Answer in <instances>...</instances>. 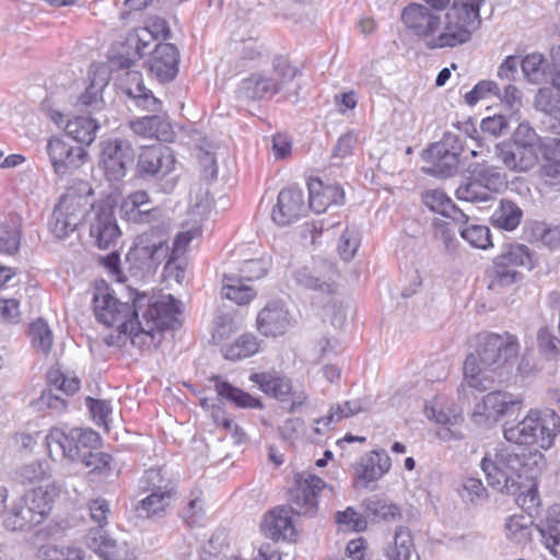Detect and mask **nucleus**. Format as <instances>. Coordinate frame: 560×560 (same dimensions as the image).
I'll return each mask as SVG.
<instances>
[{
	"mask_svg": "<svg viewBox=\"0 0 560 560\" xmlns=\"http://www.w3.org/2000/svg\"><path fill=\"white\" fill-rule=\"evenodd\" d=\"M480 465L490 487L517 495L516 502L524 510L539 505L537 478L547 466L540 451L517 452L512 446H498L486 453Z\"/></svg>",
	"mask_w": 560,
	"mask_h": 560,
	"instance_id": "1",
	"label": "nucleus"
},
{
	"mask_svg": "<svg viewBox=\"0 0 560 560\" xmlns=\"http://www.w3.org/2000/svg\"><path fill=\"white\" fill-rule=\"evenodd\" d=\"M520 353L517 337L510 334L483 331L476 337L475 351L464 362V381L477 390L508 380Z\"/></svg>",
	"mask_w": 560,
	"mask_h": 560,
	"instance_id": "2",
	"label": "nucleus"
},
{
	"mask_svg": "<svg viewBox=\"0 0 560 560\" xmlns=\"http://www.w3.org/2000/svg\"><path fill=\"white\" fill-rule=\"evenodd\" d=\"M140 312L141 319L138 316L136 320L138 332L132 334V345L140 349L156 348L163 340V331L178 324V302L171 294L153 303L147 298Z\"/></svg>",
	"mask_w": 560,
	"mask_h": 560,
	"instance_id": "3",
	"label": "nucleus"
},
{
	"mask_svg": "<svg viewBox=\"0 0 560 560\" xmlns=\"http://www.w3.org/2000/svg\"><path fill=\"white\" fill-rule=\"evenodd\" d=\"M299 74V69L283 56L272 60L270 72L254 73L242 80L237 93L238 97L246 100H269L273 95L285 92V98L298 96V89L289 93V85Z\"/></svg>",
	"mask_w": 560,
	"mask_h": 560,
	"instance_id": "4",
	"label": "nucleus"
},
{
	"mask_svg": "<svg viewBox=\"0 0 560 560\" xmlns=\"http://www.w3.org/2000/svg\"><path fill=\"white\" fill-rule=\"evenodd\" d=\"M541 145L536 130L528 122H521L509 141L497 144L495 152L506 168L524 173L538 163Z\"/></svg>",
	"mask_w": 560,
	"mask_h": 560,
	"instance_id": "5",
	"label": "nucleus"
},
{
	"mask_svg": "<svg viewBox=\"0 0 560 560\" xmlns=\"http://www.w3.org/2000/svg\"><path fill=\"white\" fill-rule=\"evenodd\" d=\"M485 0H454L442 15L438 48H453L470 40L471 34L480 25V7Z\"/></svg>",
	"mask_w": 560,
	"mask_h": 560,
	"instance_id": "6",
	"label": "nucleus"
},
{
	"mask_svg": "<svg viewBox=\"0 0 560 560\" xmlns=\"http://www.w3.org/2000/svg\"><path fill=\"white\" fill-rule=\"evenodd\" d=\"M560 428V417L552 409L545 411L530 410L517 424L505 428L504 439L513 444L529 445L538 443L548 450Z\"/></svg>",
	"mask_w": 560,
	"mask_h": 560,
	"instance_id": "7",
	"label": "nucleus"
},
{
	"mask_svg": "<svg viewBox=\"0 0 560 560\" xmlns=\"http://www.w3.org/2000/svg\"><path fill=\"white\" fill-rule=\"evenodd\" d=\"M145 301V294H137L132 304H129L119 301L107 287L97 288L93 295V312L97 322L104 326L126 329L136 323Z\"/></svg>",
	"mask_w": 560,
	"mask_h": 560,
	"instance_id": "8",
	"label": "nucleus"
},
{
	"mask_svg": "<svg viewBox=\"0 0 560 560\" xmlns=\"http://www.w3.org/2000/svg\"><path fill=\"white\" fill-rule=\"evenodd\" d=\"M80 190L82 194L69 188L61 196L51 213L49 229L58 238H63L73 232L82 222L88 208L91 206L89 201L91 188L86 183H81Z\"/></svg>",
	"mask_w": 560,
	"mask_h": 560,
	"instance_id": "9",
	"label": "nucleus"
},
{
	"mask_svg": "<svg viewBox=\"0 0 560 560\" xmlns=\"http://www.w3.org/2000/svg\"><path fill=\"white\" fill-rule=\"evenodd\" d=\"M401 20L429 49H438L442 14L420 3H411L402 10Z\"/></svg>",
	"mask_w": 560,
	"mask_h": 560,
	"instance_id": "10",
	"label": "nucleus"
},
{
	"mask_svg": "<svg viewBox=\"0 0 560 560\" xmlns=\"http://www.w3.org/2000/svg\"><path fill=\"white\" fill-rule=\"evenodd\" d=\"M46 153L52 171L58 176H65L80 168L88 159V151L71 139L63 136H52L47 140Z\"/></svg>",
	"mask_w": 560,
	"mask_h": 560,
	"instance_id": "11",
	"label": "nucleus"
},
{
	"mask_svg": "<svg viewBox=\"0 0 560 560\" xmlns=\"http://www.w3.org/2000/svg\"><path fill=\"white\" fill-rule=\"evenodd\" d=\"M133 149L129 140L108 138L100 143L98 165L110 182L120 180L133 161Z\"/></svg>",
	"mask_w": 560,
	"mask_h": 560,
	"instance_id": "12",
	"label": "nucleus"
},
{
	"mask_svg": "<svg viewBox=\"0 0 560 560\" xmlns=\"http://www.w3.org/2000/svg\"><path fill=\"white\" fill-rule=\"evenodd\" d=\"M522 407V399L506 392L488 393L475 406L474 418L479 423L492 424L504 416H512Z\"/></svg>",
	"mask_w": 560,
	"mask_h": 560,
	"instance_id": "13",
	"label": "nucleus"
},
{
	"mask_svg": "<svg viewBox=\"0 0 560 560\" xmlns=\"http://www.w3.org/2000/svg\"><path fill=\"white\" fill-rule=\"evenodd\" d=\"M176 159L173 150L158 144L145 147L137 160V173L142 178L162 179L175 170Z\"/></svg>",
	"mask_w": 560,
	"mask_h": 560,
	"instance_id": "14",
	"label": "nucleus"
},
{
	"mask_svg": "<svg viewBox=\"0 0 560 560\" xmlns=\"http://www.w3.org/2000/svg\"><path fill=\"white\" fill-rule=\"evenodd\" d=\"M325 487L326 482L312 472L298 474L295 486L290 491V500L295 506L296 514L314 516L318 506L317 495Z\"/></svg>",
	"mask_w": 560,
	"mask_h": 560,
	"instance_id": "15",
	"label": "nucleus"
},
{
	"mask_svg": "<svg viewBox=\"0 0 560 560\" xmlns=\"http://www.w3.org/2000/svg\"><path fill=\"white\" fill-rule=\"evenodd\" d=\"M337 270L328 260L320 259L311 266H303L294 271V280L300 287L319 292L332 294L335 292V278Z\"/></svg>",
	"mask_w": 560,
	"mask_h": 560,
	"instance_id": "16",
	"label": "nucleus"
},
{
	"mask_svg": "<svg viewBox=\"0 0 560 560\" xmlns=\"http://www.w3.org/2000/svg\"><path fill=\"white\" fill-rule=\"evenodd\" d=\"M91 207L90 236L101 249L115 245L120 236V230L113 209L104 203Z\"/></svg>",
	"mask_w": 560,
	"mask_h": 560,
	"instance_id": "17",
	"label": "nucleus"
},
{
	"mask_svg": "<svg viewBox=\"0 0 560 560\" xmlns=\"http://www.w3.org/2000/svg\"><path fill=\"white\" fill-rule=\"evenodd\" d=\"M294 514L296 510L293 506L280 505L272 509L264 517V534L275 541H295L298 530L293 522Z\"/></svg>",
	"mask_w": 560,
	"mask_h": 560,
	"instance_id": "18",
	"label": "nucleus"
},
{
	"mask_svg": "<svg viewBox=\"0 0 560 560\" xmlns=\"http://www.w3.org/2000/svg\"><path fill=\"white\" fill-rule=\"evenodd\" d=\"M306 212L303 191L295 187L282 189L275 205L271 218L280 226L299 221Z\"/></svg>",
	"mask_w": 560,
	"mask_h": 560,
	"instance_id": "19",
	"label": "nucleus"
},
{
	"mask_svg": "<svg viewBox=\"0 0 560 560\" xmlns=\"http://www.w3.org/2000/svg\"><path fill=\"white\" fill-rule=\"evenodd\" d=\"M150 203V197L144 190H137L128 195L121 206L120 211L126 220L139 224L161 223L165 218L163 210L159 207L145 209Z\"/></svg>",
	"mask_w": 560,
	"mask_h": 560,
	"instance_id": "20",
	"label": "nucleus"
},
{
	"mask_svg": "<svg viewBox=\"0 0 560 560\" xmlns=\"http://www.w3.org/2000/svg\"><path fill=\"white\" fill-rule=\"evenodd\" d=\"M179 51L170 43L158 44L148 60L150 73L160 82L173 81L178 73Z\"/></svg>",
	"mask_w": 560,
	"mask_h": 560,
	"instance_id": "21",
	"label": "nucleus"
},
{
	"mask_svg": "<svg viewBox=\"0 0 560 560\" xmlns=\"http://www.w3.org/2000/svg\"><path fill=\"white\" fill-rule=\"evenodd\" d=\"M293 319L281 302H270L259 311L256 325L258 331L266 337L284 335L292 326Z\"/></svg>",
	"mask_w": 560,
	"mask_h": 560,
	"instance_id": "22",
	"label": "nucleus"
},
{
	"mask_svg": "<svg viewBox=\"0 0 560 560\" xmlns=\"http://www.w3.org/2000/svg\"><path fill=\"white\" fill-rule=\"evenodd\" d=\"M86 545L104 560H136L128 542L110 538L105 530H89Z\"/></svg>",
	"mask_w": 560,
	"mask_h": 560,
	"instance_id": "23",
	"label": "nucleus"
},
{
	"mask_svg": "<svg viewBox=\"0 0 560 560\" xmlns=\"http://www.w3.org/2000/svg\"><path fill=\"white\" fill-rule=\"evenodd\" d=\"M149 232L141 233L135 243V252L151 264H159L161 258L166 256L168 247L165 246V218L161 223L155 222Z\"/></svg>",
	"mask_w": 560,
	"mask_h": 560,
	"instance_id": "24",
	"label": "nucleus"
},
{
	"mask_svg": "<svg viewBox=\"0 0 560 560\" xmlns=\"http://www.w3.org/2000/svg\"><path fill=\"white\" fill-rule=\"evenodd\" d=\"M392 460L384 450H376L363 455L355 464V475L364 487L381 479L390 469Z\"/></svg>",
	"mask_w": 560,
	"mask_h": 560,
	"instance_id": "25",
	"label": "nucleus"
},
{
	"mask_svg": "<svg viewBox=\"0 0 560 560\" xmlns=\"http://www.w3.org/2000/svg\"><path fill=\"white\" fill-rule=\"evenodd\" d=\"M308 206L316 212H325L331 205L340 206L345 201V192L337 184L324 185L319 179L308 183Z\"/></svg>",
	"mask_w": 560,
	"mask_h": 560,
	"instance_id": "26",
	"label": "nucleus"
},
{
	"mask_svg": "<svg viewBox=\"0 0 560 560\" xmlns=\"http://www.w3.org/2000/svg\"><path fill=\"white\" fill-rule=\"evenodd\" d=\"M130 129L143 138H155L161 141H172V125L163 117L156 114L147 115L129 121Z\"/></svg>",
	"mask_w": 560,
	"mask_h": 560,
	"instance_id": "27",
	"label": "nucleus"
},
{
	"mask_svg": "<svg viewBox=\"0 0 560 560\" xmlns=\"http://www.w3.org/2000/svg\"><path fill=\"white\" fill-rule=\"evenodd\" d=\"M535 108L546 115L544 122L556 135H560V91L551 88L538 90Z\"/></svg>",
	"mask_w": 560,
	"mask_h": 560,
	"instance_id": "28",
	"label": "nucleus"
},
{
	"mask_svg": "<svg viewBox=\"0 0 560 560\" xmlns=\"http://www.w3.org/2000/svg\"><path fill=\"white\" fill-rule=\"evenodd\" d=\"M40 523L42 516L35 514L30 508L28 501L21 497L12 503L3 521L4 527L12 532L27 530Z\"/></svg>",
	"mask_w": 560,
	"mask_h": 560,
	"instance_id": "29",
	"label": "nucleus"
},
{
	"mask_svg": "<svg viewBox=\"0 0 560 560\" xmlns=\"http://www.w3.org/2000/svg\"><path fill=\"white\" fill-rule=\"evenodd\" d=\"M385 560H420L416 552L413 537L409 528H396L393 541L384 549Z\"/></svg>",
	"mask_w": 560,
	"mask_h": 560,
	"instance_id": "30",
	"label": "nucleus"
},
{
	"mask_svg": "<svg viewBox=\"0 0 560 560\" xmlns=\"http://www.w3.org/2000/svg\"><path fill=\"white\" fill-rule=\"evenodd\" d=\"M249 380L256 383L265 394L280 401L288 400L292 394L291 381L278 373H254L249 376Z\"/></svg>",
	"mask_w": 560,
	"mask_h": 560,
	"instance_id": "31",
	"label": "nucleus"
},
{
	"mask_svg": "<svg viewBox=\"0 0 560 560\" xmlns=\"http://www.w3.org/2000/svg\"><path fill=\"white\" fill-rule=\"evenodd\" d=\"M128 78L131 82L136 83L133 88L129 86L126 89V94L133 102L135 106L143 112L150 113V115H158V113L162 110V102L144 86L141 74L132 72L128 73Z\"/></svg>",
	"mask_w": 560,
	"mask_h": 560,
	"instance_id": "32",
	"label": "nucleus"
},
{
	"mask_svg": "<svg viewBox=\"0 0 560 560\" xmlns=\"http://www.w3.org/2000/svg\"><path fill=\"white\" fill-rule=\"evenodd\" d=\"M422 201L431 211L450 218L455 223H467V214L458 209L442 190L434 189L424 192Z\"/></svg>",
	"mask_w": 560,
	"mask_h": 560,
	"instance_id": "33",
	"label": "nucleus"
},
{
	"mask_svg": "<svg viewBox=\"0 0 560 560\" xmlns=\"http://www.w3.org/2000/svg\"><path fill=\"white\" fill-rule=\"evenodd\" d=\"M213 381L218 395L221 398L231 401L236 407L259 410L264 408L262 401L259 398L252 396L249 393L233 386L229 382L220 380L219 376H214Z\"/></svg>",
	"mask_w": 560,
	"mask_h": 560,
	"instance_id": "34",
	"label": "nucleus"
},
{
	"mask_svg": "<svg viewBox=\"0 0 560 560\" xmlns=\"http://www.w3.org/2000/svg\"><path fill=\"white\" fill-rule=\"evenodd\" d=\"M362 506L368 518L373 522H397L402 517V511L398 504L378 497L365 499Z\"/></svg>",
	"mask_w": 560,
	"mask_h": 560,
	"instance_id": "35",
	"label": "nucleus"
},
{
	"mask_svg": "<svg viewBox=\"0 0 560 560\" xmlns=\"http://www.w3.org/2000/svg\"><path fill=\"white\" fill-rule=\"evenodd\" d=\"M260 348L259 339L253 334H243L233 342L226 343L221 348L224 359L230 361H240L257 353Z\"/></svg>",
	"mask_w": 560,
	"mask_h": 560,
	"instance_id": "36",
	"label": "nucleus"
},
{
	"mask_svg": "<svg viewBox=\"0 0 560 560\" xmlns=\"http://www.w3.org/2000/svg\"><path fill=\"white\" fill-rule=\"evenodd\" d=\"M100 128L97 121L91 117L78 116L70 119L66 125V135L69 139L81 144L90 145Z\"/></svg>",
	"mask_w": 560,
	"mask_h": 560,
	"instance_id": "37",
	"label": "nucleus"
},
{
	"mask_svg": "<svg viewBox=\"0 0 560 560\" xmlns=\"http://www.w3.org/2000/svg\"><path fill=\"white\" fill-rule=\"evenodd\" d=\"M469 174H474L475 178L481 183L489 195L500 192L506 186V177L498 167L486 163H477L469 166Z\"/></svg>",
	"mask_w": 560,
	"mask_h": 560,
	"instance_id": "38",
	"label": "nucleus"
},
{
	"mask_svg": "<svg viewBox=\"0 0 560 560\" xmlns=\"http://www.w3.org/2000/svg\"><path fill=\"white\" fill-rule=\"evenodd\" d=\"M222 282V296L238 305H245L256 296V291L236 275H224Z\"/></svg>",
	"mask_w": 560,
	"mask_h": 560,
	"instance_id": "39",
	"label": "nucleus"
},
{
	"mask_svg": "<svg viewBox=\"0 0 560 560\" xmlns=\"http://www.w3.org/2000/svg\"><path fill=\"white\" fill-rule=\"evenodd\" d=\"M494 260L512 269L515 267L532 269L534 267L530 249L518 243L504 245L502 253Z\"/></svg>",
	"mask_w": 560,
	"mask_h": 560,
	"instance_id": "40",
	"label": "nucleus"
},
{
	"mask_svg": "<svg viewBox=\"0 0 560 560\" xmlns=\"http://www.w3.org/2000/svg\"><path fill=\"white\" fill-rule=\"evenodd\" d=\"M79 438L74 434V428L66 431L61 428H52L46 436L47 446L50 448L52 444H56L62 451L65 457L71 462H79L80 455L78 453Z\"/></svg>",
	"mask_w": 560,
	"mask_h": 560,
	"instance_id": "41",
	"label": "nucleus"
},
{
	"mask_svg": "<svg viewBox=\"0 0 560 560\" xmlns=\"http://www.w3.org/2000/svg\"><path fill=\"white\" fill-rule=\"evenodd\" d=\"M523 218L522 209L511 200H501L499 208L492 214V222L495 226L513 231Z\"/></svg>",
	"mask_w": 560,
	"mask_h": 560,
	"instance_id": "42",
	"label": "nucleus"
},
{
	"mask_svg": "<svg viewBox=\"0 0 560 560\" xmlns=\"http://www.w3.org/2000/svg\"><path fill=\"white\" fill-rule=\"evenodd\" d=\"M488 289L495 293L502 292L503 289L513 285L520 281L522 275L515 269L509 268L497 260H493V266L489 271Z\"/></svg>",
	"mask_w": 560,
	"mask_h": 560,
	"instance_id": "43",
	"label": "nucleus"
},
{
	"mask_svg": "<svg viewBox=\"0 0 560 560\" xmlns=\"http://www.w3.org/2000/svg\"><path fill=\"white\" fill-rule=\"evenodd\" d=\"M460 154L454 152H432V145L425 151V159L432 164L431 172L442 177L453 175L458 166Z\"/></svg>",
	"mask_w": 560,
	"mask_h": 560,
	"instance_id": "44",
	"label": "nucleus"
},
{
	"mask_svg": "<svg viewBox=\"0 0 560 560\" xmlns=\"http://www.w3.org/2000/svg\"><path fill=\"white\" fill-rule=\"evenodd\" d=\"M457 224L459 235L472 247L486 249L492 245L488 226L475 223L469 224L468 217L467 223Z\"/></svg>",
	"mask_w": 560,
	"mask_h": 560,
	"instance_id": "45",
	"label": "nucleus"
},
{
	"mask_svg": "<svg viewBox=\"0 0 560 560\" xmlns=\"http://www.w3.org/2000/svg\"><path fill=\"white\" fill-rule=\"evenodd\" d=\"M56 497L55 489L49 490L48 488L38 487L26 494L22 495V499L28 501V505L35 514L42 516V522L51 509V503Z\"/></svg>",
	"mask_w": 560,
	"mask_h": 560,
	"instance_id": "46",
	"label": "nucleus"
},
{
	"mask_svg": "<svg viewBox=\"0 0 560 560\" xmlns=\"http://www.w3.org/2000/svg\"><path fill=\"white\" fill-rule=\"evenodd\" d=\"M456 197L459 200L470 202L488 201L491 199L489 192L481 185V183L475 178L474 174H469L467 180L457 187Z\"/></svg>",
	"mask_w": 560,
	"mask_h": 560,
	"instance_id": "47",
	"label": "nucleus"
},
{
	"mask_svg": "<svg viewBox=\"0 0 560 560\" xmlns=\"http://www.w3.org/2000/svg\"><path fill=\"white\" fill-rule=\"evenodd\" d=\"M530 520L524 515H512L505 523L506 537L516 544H525L530 538Z\"/></svg>",
	"mask_w": 560,
	"mask_h": 560,
	"instance_id": "48",
	"label": "nucleus"
},
{
	"mask_svg": "<svg viewBox=\"0 0 560 560\" xmlns=\"http://www.w3.org/2000/svg\"><path fill=\"white\" fill-rule=\"evenodd\" d=\"M28 335L31 338L32 346L47 354L52 346V334L48 327V324L42 318L33 322L30 326Z\"/></svg>",
	"mask_w": 560,
	"mask_h": 560,
	"instance_id": "49",
	"label": "nucleus"
},
{
	"mask_svg": "<svg viewBox=\"0 0 560 560\" xmlns=\"http://www.w3.org/2000/svg\"><path fill=\"white\" fill-rule=\"evenodd\" d=\"M172 498L163 494L149 493L139 501L137 505L138 514L142 517L160 515L171 504Z\"/></svg>",
	"mask_w": 560,
	"mask_h": 560,
	"instance_id": "50",
	"label": "nucleus"
},
{
	"mask_svg": "<svg viewBox=\"0 0 560 560\" xmlns=\"http://www.w3.org/2000/svg\"><path fill=\"white\" fill-rule=\"evenodd\" d=\"M36 411L47 412L51 416H58L67 409V402L52 393L51 389L43 390L42 395L32 401Z\"/></svg>",
	"mask_w": 560,
	"mask_h": 560,
	"instance_id": "51",
	"label": "nucleus"
},
{
	"mask_svg": "<svg viewBox=\"0 0 560 560\" xmlns=\"http://www.w3.org/2000/svg\"><path fill=\"white\" fill-rule=\"evenodd\" d=\"M85 402L95 424L108 430V423L113 412L110 401L86 397Z\"/></svg>",
	"mask_w": 560,
	"mask_h": 560,
	"instance_id": "52",
	"label": "nucleus"
},
{
	"mask_svg": "<svg viewBox=\"0 0 560 560\" xmlns=\"http://www.w3.org/2000/svg\"><path fill=\"white\" fill-rule=\"evenodd\" d=\"M112 456L104 452L88 451L80 463L90 469V472L108 475L112 470Z\"/></svg>",
	"mask_w": 560,
	"mask_h": 560,
	"instance_id": "53",
	"label": "nucleus"
},
{
	"mask_svg": "<svg viewBox=\"0 0 560 560\" xmlns=\"http://www.w3.org/2000/svg\"><path fill=\"white\" fill-rule=\"evenodd\" d=\"M336 523L345 526L349 530L363 532L368 527V516L349 506L345 511H339L335 516Z\"/></svg>",
	"mask_w": 560,
	"mask_h": 560,
	"instance_id": "54",
	"label": "nucleus"
},
{
	"mask_svg": "<svg viewBox=\"0 0 560 560\" xmlns=\"http://www.w3.org/2000/svg\"><path fill=\"white\" fill-rule=\"evenodd\" d=\"M360 242L361 240L358 230L354 228H347L342 232L338 244V253L340 257L346 261L351 260L360 246Z\"/></svg>",
	"mask_w": 560,
	"mask_h": 560,
	"instance_id": "55",
	"label": "nucleus"
},
{
	"mask_svg": "<svg viewBox=\"0 0 560 560\" xmlns=\"http://www.w3.org/2000/svg\"><path fill=\"white\" fill-rule=\"evenodd\" d=\"M493 95L501 97V89L497 82L492 80H482L478 82L474 89L465 94V101L468 105H475L480 100Z\"/></svg>",
	"mask_w": 560,
	"mask_h": 560,
	"instance_id": "56",
	"label": "nucleus"
},
{
	"mask_svg": "<svg viewBox=\"0 0 560 560\" xmlns=\"http://www.w3.org/2000/svg\"><path fill=\"white\" fill-rule=\"evenodd\" d=\"M542 542L553 556H560V521L548 520L539 528Z\"/></svg>",
	"mask_w": 560,
	"mask_h": 560,
	"instance_id": "57",
	"label": "nucleus"
},
{
	"mask_svg": "<svg viewBox=\"0 0 560 560\" xmlns=\"http://www.w3.org/2000/svg\"><path fill=\"white\" fill-rule=\"evenodd\" d=\"M88 509L90 512V518L92 522L96 524V528H91L90 530H104L105 526L108 524V516L110 515V508L107 500L103 498H97L89 501Z\"/></svg>",
	"mask_w": 560,
	"mask_h": 560,
	"instance_id": "58",
	"label": "nucleus"
},
{
	"mask_svg": "<svg viewBox=\"0 0 560 560\" xmlns=\"http://www.w3.org/2000/svg\"><path fill=\"white\" fill-rule=\"evenodd\" d=\"M544 57L540 54L527 55L522 60V71L528 81L538 83L542 75Z\"/></svg>",
	"mask_w": 560,
	"mask_h": 560,
	"instance_id": "59",
	"label": "nucleus"
},
{
	"mask_svg": "<svg viewBox=\"0 0 560 560\" xmlns=\"http://www.w3.org/2000/svg\"><path fill=\"white\" fill-rule=\"evenodd\" d=\"M46 560H84L83 550L71 546H52L45 551Z\"/></svg>",
	"mask_w": 560,
	"mask_h": 560,
	"instance_id": "60",
	"label": "nucleus"
},
{
	"mask_svg": "<svg viewBox=\"0 0 560 560\" xmlns=\"http://www.w3.org/2000/svg\"><path fill=\"white\" fill-rule=\"evenodd\" d=\"M267 270L268 266L264 260L248 259L242 264L240 273L236 276L244 281H252L262 278L267 273Z\"/></svg>",
	"mask_w": 560,
	"mask_h": 560,
	"instance_id": "61",
	"label": "nucleus"
},
{
	"mask_svg": "<svg viewBox=\"0 0 560 560\" xmlns=\"http://www.w3.org/2000/svg\"><path fill=\"white\" fill-rule=\"evenodd\" d=\"M182 518L190 527L201 525L205 518L203 501L200 498L190 500L182 511Z\"/></svg>",
	"mask_w": 560,
	"mask_h": 560,
	"instance_id": "62",
	"label": "nucleus"
},
{
	"mask_svg": "<svg viewBox=\"0 0 560 560\" xmlns=\"http://www.w3.org/2000/svg\"><path fill=\"white\" fill-rule=\"evenodd\" d=\"M559 339L552 335L547 327L539 328L537 332V343L540 352L548 357L555 358L558 354Z\"/></svg>",
	"mask_w": 560,
	"mask_h": 560,
	"instance_id": "63",
	"label": "nucleus"
},
{
	"mask_svg": "<svg viewBox=\"0 0 560 560\" xmlns=\"http://www.w3.org/2000/svg\"><path fill=\"white\" fill-rule=\"evenodd\" d=\"M535 233L539 236L541 243L550 249L560 247V228L547 226L544 223L537 224Z\"/></svg>",
	"mask_w": 560,
	"mask_h": 560,
	"instance_id": "64",
	"label": "nucleus"
}]
</instances>
